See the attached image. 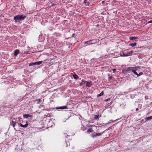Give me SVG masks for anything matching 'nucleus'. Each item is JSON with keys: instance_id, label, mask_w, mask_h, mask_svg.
Masks as SVG:
<instances>
[{"instance_id": "14", "label": "nucleus", "mask_w": 152, "mask_h": 152, "mask_svg": "<svg viewBox=\"0 0 152 152\" xmlns=\"http://www.w3.org/2000/svg\"><path fill=\"white\" fill-rule=\"evenodd\" d=\"M12 125L13 127L14 128L16 125V122L15 121H12Z\"/></svg>"}, {"instance_id": "11", "label": "nucleus", "mask_w": 152, "mask_h": 152, "mask_svg": "<svg viewBox=\"0 0 152 152\" xmlns=\"http://www.w3.org/2000/svg\"><path fill=\"white\" fill-rule=\"evenodd\" d=\"M101 134H102L101 133H96L95 134H94L92 136L93 137H95L97 136H99L101 135Z\"/></svg>"}, {"instance_id": "27", "label": "nucleus", "mask_w": 152, "mask_h": 152, "mask_svg": "<svg viewBox=\"0 0 152 152\" xmlns=\"http://www.w3.org/2000/svg\"><path fill=\"white\" fill-rule=\"evenodd\" d=\"M38 103H39L40 101V100L39 99L37 100Z\"/></svg>"}, {"instance_id": "24", "label": "nucleus", "mask_w": 152, "mask_h": 152, "mask_svg": "<svg viewBox=\"0 0 152 152\" xmlns=\"http://www.w3.org/2000/svg\"><path fill=\"white\" fill-rule=\"evenodd\" d=\"M143 73L142 72H140L139 74H138V77H139L141 75H143Z\"/></svg>"}, {"instance_id": "1", "label": "nucleus", "mask_w": 152, "mask_h": 152, "mask_svg": "<svg viewBox=\"0 0 152 152\" xmlns=\"http://www.w3.org/2000/svg\"><path fill=\"white\" fill-rule=\"evenodd\" d=\"M26 18V16L24 15H19L14 17V19L16 23L19 22L20 21L24 20Z\"/></svg>"}, {"instance_id": "26", "label": "nucleus", "mask_w": 152, "mask_h": 152, "mask_svg": "<svg viewBox=\"0 0 152 152\" xmlns=\"http://www.w3.org/2000/svg\"><path fill=\"white\" fill-rule=\"evenodd\" d=\"M152 23V20H150V21H148L147 23L148 24V23Z\"/></svg>"}, {"instance_id": "4", "label": "nucleus", "mask_w": 152, "mask_h": 152, "mask_svg": "<svg viewBox=\"0 0 152 152\" xmlns=\"http://www.w3.org/2000/svg\"><path fill=\"white\" fill-rule=\"evenodd\" d=\"M94 41V40H89L84 42V44H86L87 45H90L91 44H94L95 43H93V41Z\"/></svg>"}, {"instance_id": "9", "label": "nucleus", "mask_w": 152, "mask_h": 152, "mask_svg": "<svg viewBox=\"0 0 152 152\" xmlns=\"http://www.w3.org/2000/svg\"><path fill=\"white\" fill-rule=\"evenodd\" d=\"M138 68H139V67H138L137 68H136L135 69H133V71L132 72H133L134 74L136 75L137 77H138V74L136 72V71L137 69Z\"/></svg>"}, {"instance_id": "10", "label": "nucleus", "mask_w": 152, "mask_h": 152, "mask_svg": "<svg viewBox=\"0 0 152 152\" xmlns=\"http://www.w3.org/2000/svg\"><path fill=\"white\" fill-rule=\"evenodd\" d=\"M42 61H39L34 62V65H39L41 64L42 63Z\"/></svg>"}, {"instance_id": "23", "label": "nucleus", "mask_w": 152, "mask_h": 152, "mask_svg": "<svg viewBox=\"0 0 152 152\" xmlns=\"http://www.w3.org/2000/svg\"><path fill=\"white\" fill-rule=\"evenodd\" d=\"M110 98H108V99H105L104 100V101L105 102L109 101H110Z\"/></svg>"}, {"instance_id": "16", "label": "nucleus", "mask_w": 152, "mask_h": 152, "mask_svg": "<svg viewBox=\"0 0 152 152\" xmlns=\"http://www.w3.org/2000/svg\"><path fill=\"white\" fill-rule=\"evenodd\" d=\"M99 117V115H94V118L95 120H98Z\"/></svg>"}, {"instance_id": "21", "label": "nucleus", "mask_w": 152, "mask_h": 152, "mask_svg": "<svg viewBox=\"0 0 152 152\" xmlns=\"http://www.w3.org/2000/svg\"><path fill=\"white\" fill-rule=\"evenodd\" d=\"M93 130H92V128H90L88 129V130H87V132H92Z\"/></svg>"}, {"instance_id": "29", "label": "nucleus", "mask_w": 152, "mask_h": 152, "mask_svg": "<svg viewBox=\"0 0 152 152\" xmlns=\"http://www.w3.org/2000/svg\"><path fill=\"white\" fill-rule=\"evenodd\" d=\"M104 2H105V1H102V4H104Z\"/></svg>"}, {"instance_id": "12", "label": "nucleus", "mask_w": 152, "mask_h": 152, "mask_svg": "<svg viewBox=\"0 0 152 152\" xmlns=\"http://www.w3.org/2000/svg\"><path fill=\"white\" fill-rule=\"evenodd\" d=\"M19 50H15L14 52V55L15 56H17L19 53Z\"/></svg>"}, {"instance_id": "30", "label": "nucleus", "mask_w": 152, "mask_h": 152, "mask_svg": "<svg viewBox=\"0 0 152 152\" xmlns=\"http://www.w3.org/2000/svg\"><path fill=\"white\" fill-rule=\"evenodd\" d=\"M118 120V119H116V120H115L114 121H117V120Z\"/></svg>"}, {"instance_id": "17", "label": "nucleus", "mask_w": 152, "mask_h": 152, "mask_svg": "<svg viewBox=\"0 0 152 152\" xmlns=\"http://www.w3.org/2000/svg\"><path fill=\"white\" fill-rule=\"evenodd\" d=\"M138 39L137 37H131L129 38V39L130 40H134V39Z\"/></svg>"}, {"instance_id": "15", "label": "nucleus", "mask_w": 152, "mask_h": 152, "mask_svg": "<svg viewBox=\"0 0 152 152\" xmlns=\"http://www.w3.org/2000/svg\"><path fill=\"white\" fill-rule=\"evenodd\" d=\"M137 45V43L134 42V43L130 44H129V46H132V47H134L135 46Z\"/></svg>"}, {"instance_id": "7", "label": "nucleus", "mask_w": 152, "mask_h": 152, "mask_svg": "<svg viewBox=\"0 0 152 152\" xmlns=\"http://www.w3.org/2000/svg\"><path fill=\"white\" fill-rule=\"evenodd\" d=\"M23 117L24 118H28L29 117H31L32 116L31 115L28 114H25L23 115Z\"/></svg>"}, {"instance_id": "25", "label": "nucleus", "mask_w": 152, "mask_h": 152, "mask_svg": "<svg viewBox=\"0 0 152 152\" xmlns=\"http://www.w3.org/2000/svg\"><path fill=\"white\" fill-rule=\"evenodd\" d=\"M113 73H115L116 71V69H113Z\"/></svg>"}, {"instance_id": "2", "label": "nucleus", "mask_w": 152, "mask_h": 152, "mask_svg": "<svg viewBox=\"0 0 152 152\" xmlns=\"http://www.w3.org/2000/svg\"><path fill=\"white\" fill-rule=\"evenodd\" d=\"M138 66L127 67L122 70V72L124 73H129L131 72H132L134 69L137 68Z\"/></svg>"}, {"instance_id": "13", "label": "nucleus", "mask_w": 152, "mask_h": 152, "mask_svg": "<svg viewBox=\"0 0 152 152\" xmlns=\"http://www.w3.org/2000/svg\"><path fill=\"white\" fill-rule=\"evenodd\" d=\"M92 83L91 82H88L86 83V86L87 87H90Z\"/></svg>"}, {"instance_id": "6", "label": "nucleus", "mask_w": 152, "mask_h": 152, "mask_svg": "<svg viewBox=\"0 0 152 152\" xmlns=\"http://www.w3.org/2000/svg\"><path fill=\"white\" fill-rule=\"evenodd\" d=\"M19 124L20 126L23 128H26L27 127V126L28 125V124L27 122H26V124H25V125H23L21 123Z\"/></svg>"}, {"instance_id": "20", "label": "nucleus", "mask_w": 152, "mask_h": 152, "mask_svg": "<svg viewBox=\"0 0 152 152\" xmlns=\"http://www.w3.org/2000/svg\"><path fill=\"white\" fill-rule=\"evenodd\" d=\"M145 119L146 120H151L152 119V116L147 117L145 118Z\"/></svg>"}, {"instance_id": "31", "label": "nucleus", "mask_w": 152, "mask_h": 152, "mask_svg": "<svg viewBox=\"0 0 152 152\" xmlns=\"http://www.w3.org/2000/svg\"><path fill=\"white\" fill-rule=\"evenodd\" d=\"M74 34H73L72 35V36H73V37L74 36Z\"/></svg>"}, {"instance_id": "22", "label": "nucleus", "mask_w": 152, "mask_h": 152, "mask_svg": "<svg viewBox=\"0 0 152 152\" xmlns=\"http://www.w3.org/2000/svg\"><path fill=\"white\" fill-rule=\"evenodd\" d=\"M34 65V62L31 63L29 64V66H31Z\"/></svg>"}, {"instance_id": "8", "label": "nucleus", "mask_w": 152, "mask_h": 152, "mask_svg": "<svg viewBox=\"0 0 152 152\" xmlns=\"http://www.w3.org/2000/svg\"><path fill=\"white\" fill-rule=\"evenodd\" d=\"M83 3L86 6H89V3L88 2V1L86 0H84Z\"/></svg>"}, {"instance_id": "5", "label": "nucleus", "mask_w": 152, "mask_h": 152, "mask_svg": "<svg viewBox=\"0 0 152 152\" xmlns=\"http://www.w3.org/2000/svg\"><path fill=\"white\" fill-rule=\"evenodd\" d=\"M67 108H68L66 106L56 107V109H66Z\"/></svg>"}, {"instance_id": "18", "label": "nucleus", "mask_w": 152, "mask_h": 152, "mask_svg": "<svg viewBox=\"0 0 152 152\" xmlns=\"http://www.w3.org/2000/svg\"><path fill=\"white\" fill-rule=\"evenodd\" d=\"M103 94H104L103 91H102L100 94H98L97 95V97H99V96H101L103 95Z\"/></svg>"}, {"instance_id": "19", "label": "nucleus", "mask_w": 152, "mask_h": 152, "mask_svg": "<svg viewBox=\"0 0 152 152\" xmlns=\"http://www.w3.org/2000/svg\"><path fill=\"white\" fill-rule=\"evenodd\" d=\"M72 76L75 79H77L78 78V76L76 75H73Z\"/></svg>"}, {"instance_id": "3", "label": "nucleus", "mask_w": 152, "mask_h": 152, "mask_svg": "<svg viewBox=\"0 0 152 152\" xmlns=\"http://www.w3.org/2000/svg\"><path fill=\"white\" fill-rule=\"evenodd\" d=\"M134 53L133 50H131L127 52L126 53H124V52H121L120 55L121 56H129L132 55Z\"/></svg>"}, {"instance_id": "28", "label": "nucleus", "mask_w": 152, "mask_h": 152, "mask_svg": "<svg viewBox=\"0 0 152 152\" xmlns=\"http://www.w3.org/2000/svg\"><path fill=\"white\" fill-rule=\"evenodd\" d=\"M138 110H139V109H138V108H137L136 109V111H138Z\"/></svg>"}]
</instances>
